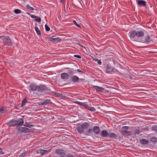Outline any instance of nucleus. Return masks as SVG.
I'll return each instance as SVG.
<instances>
[{
	"mask_svg": "<svg viewBox=\"0 0 157 157\" xmlns=\"http://www.w3.org/2000/svg\"><path fill=\"white\" fill-rule=\"evenodd\" d=\"M55 153L58 155H62L65 154L64 151L60 149H58L56 150Z\"/></svg>",
	"mask_w": 157,
	"mask_h": 157,
	"instance_id": "11",
	"label": "nucleus"
},
{
	"mask_svg": "<svg viewBox=\"0 0 157 157\" xmlns=\"http://www.w3.org/2000/svg\"><path fill=\"white\" fill-rule=\"evenodd\" d=\"M74 57H76V58H79V59L81 58V56H79V55H74Z\"/></svg>",
	"mask_w": 157,
	"mask_h": 157,
	"instance_id": "44",
	"label": "nucleus"
},
{
	"mask_svg": "<svg viewBox=\"0 0 157 157\" xmlns=\"http://www.w3.org/2000/svg\"><path fill=\"white\" fill-rule=\"evenodd\" d=\"M101 136L104 137H107L109 135V133L106 130H102L101 132Z\"/></svg>",
	"mask_w": 157,
	"mask_h": 157,
	"instance_id": "13",
	"label": "nucleus"
},
{
	"mask_svg": "<svg viewBox=\"0 0 157 157\" xmlns=\"http://www.w3.org/2000/svg\"><path fill=\"white\" fill-rule=\"evenodd\" d=\"M52 103L51 101L50 100H46L42 102H40L38 103V105H46L48 104L51 103Z\"/></svg>",
	"mask_w": 157,
	"mask_h": 157,
	"instance_id": "14",
	"label": "nucleus"
},
{
	"mask_svg": "<svg viewBox=\"0 0 157 157\" xmlns=\"http://www.w3.org/2000/svg\"><path fill=\"white\" fill-rule=\"evenodd\" d=\"M141 132L140 130L138 129H136L134 130V134H139Z\"/></svg>",
	"mask_w": 157,
	"mask_h": 157,
	"instance_id": "29",
	"label": "nucleus"
},
{
	"mask_svg": "<svg viewBox=\"0 0 157 157\" xmlns=\"http://www.w3.org/2000/svg\"><path fill=\"white\" fill-rule=\"evenodd\" d=\"M88 110L92 112H95L96 111L95 109L93 107H90L88 109Z\"/></svg>",
	"mask_w": 157,
	"mask_h": 157,
	"instance_id": "35",
	"label": "nucleus"
},
{
	"mask_svg": "<svg viewBox=\"0 0 157 157\" xmlns=\"http://www.w3.org/2000/svg\"><path fill=\"white\" fill-rule=\"evenodd\" d=\"M93 60L96 62H97L98 64L99 65H100L101 64V60H99L97 58H95V59H94Z\"/></svg>",
	"mask_w": 157,
	"mask_h": 157,
	"instance_id": "33",
	"label": "nucleus"
},
{
	"mask_svg": "<svg viewBox=\"0 0 157 157\" xmlns=\"http://www.w3.org/2000/svg\"><path fill=\"white\" fill-rule=\"evenodd\" d=\"M84 129H86L90 126V124L87 122H85L81 124Z\"/></svg>",
	"mask_w": 157,
	"mask_h": 157,
	"instance_id": "23",
	"label": "nucleus"
},
{
	"mask_svg": "<svg viewBox=\"0 0 157 157\" xmlns=\"http://www.w3.org/2000/svg\"><path fill=\"white\" fill-rule=\"evenodd\" d=\"M27 102V100L26 98L24 99L22 101V103L21 104V107L23 106L24 105H25L26 103Z\"/></svg>",
	"mask_w": 157,
	"mask_h": 157,
	"instance_id": "28",
	"label": "nucleus"
},
{
	"mask_svg": "<svg viewBox=\"0 0 157 157\" xmlns=\"http://www.w3.org/2000/svg\"><path fill=\"white\" fill-rule=\"evenodd\" d=\"M35 20L37 22H40L41 21V18L39 17H38L37 16V17L36 18Z\"/></svg>",
	"mask_w": 157,
	"mask_h": 157,
	"instance_id": "38",
	"label": "nucleus"
},
{
	"mask_svg": "<svg viewBox=\"0 0 157 157\" xmlns=\"http://www.w3.org/2000/svg\"><path fill=\"white\" fill-rule=\"evenodd\" d=\"M29 124H32V123L31 122H29Z\"/></svg>",
	"mask_w": 157,
	"mask_h": 157,
	"instance_id": "54",
	"label": "nucleus"
},
{
	"mask_svg": "<svg viewBox=\"0 0 157 157\" xmlns=\"http://www.w3.org/2000/svg\"><path fill=\"white\" fill-rule=\"evenodd\" d=\"M140 142L142 144L146 145L148 144V141L145 139H143L140 140Z\"/></svg>",
	"mask_w": 157,
	"mask_h": 157,
	"instance_id": "24",
	"label": "nucleus"
},
{
	"mask_svg": "<svg viewBox=\"0 0 157 157\" xmlns=\"http://www.w3.org/2000/svg\"><path fill=\"white\" fill-rule=\"evenodd\" d=\"M49 41H52V43H55L56 42H58L60 41L61 39L59 37H57L56 38H53L51 37H47L46 38Z\"/></svg>",
	"mask_w": 157,
	"mask_h": 157,
	"instance_id": "8",
	"label": "nucleus"
},
{
	"mask_svg": "<svg viewBox=\"0 0 157 157\" xmlns=\"http://www.w3.org/2000/svg\"><path fill=\"white\" fill-rule=\"evenodd\" d=\"M37 88V91L40 92H42L48 90V88L45 85L40 84L38 86Z\"/></svg>",
	"mask_w": 157,
	"mask_h": 157,
	"instance_id": "3",
	"label": "nucleus"
},
{
	"mask_svg": "<svg viewBox=\"0 0 157 157\" xmlns=\"http://www.w3.org/2000/svg\"><path fill=\"white\" fill-rule=\"evenodd\" d=\"M93 87L97 92H101L104 90V89L102 87L98 86H93Z\"/></svg>",
	"mask_w": 157,
	"mask_h": 157,
	"instance_id": "21",
	"label": "nucleus"
},
{
	"mask_svg": "<svg viewBox=\"0 0 157 157\" xmlns=\"http://www.w3.org/2000/svg\"><path fill=\"white\" fill-rule=\"evenodd\" d=\"M128 128H129V127L128 126H127L123 127V128H124L125 129V130H126L128 129Z\"/></svg>",
	"mask_w": 157,
	"mask_h": 157,
	"instance_id": "48",
	"label": "nucleus"
},
{
	"mask_svg": "<svg viewBox=\"0 0 157 157\" xmlns=\"http://www.w3.org/2000/svg\"><path fill=\"white\" fill-rule=\"evenodd\" d=\"M0 38L3 40V43L4 45L8 46H10L12 43L9 36H4L0 37Z\"/></svg>",
	"mask_w": 157,
	"mask_h": 157,
	"instance_id": "2",
	"label": "nucleus"
},
{
	"mask_svg": "<svg viewBox=\"0 0 157 157\" xmlns=\"http://www.w3.org/2000/svg\"><path fill=\"white\" fill-rule=\"evenodd\" d=\"M66 153H65V154L64 155H61V157H66Z\"/></svg>",
	"mask_w": 157,
	"mask_h": 157,
	"instance_id": "51",
	"label": "nucleus"
},
{
	"mask_svg": "<svg viewBox=\"0 0 157 157\" xmlns=\"http://www.w3.org/2000/svg\"><path fill=\"white\" fill-rule=\"evenodd\" d=\"M26 7L27 9L29 10H34V9L33 7L30 6L29 5L26 6Z\"/></svg>",
	"mask_w": 157,
	"mask_h": 157,
	"instance_id": "36",
	"label": "nucleus"
},
{
	"mask_svg": "<svg viewBox=\"0 0 157 157\" xmlns=\"http://www.w3.org/2000/svg\"><path fill=\"white\" fill-rule=\"evenodd\" d=\"M18 130L19 131V132H29V129L26 127H21L19 128Z\"/></svg>",
	"mask_w": 157,
	"mask_h": 157,
	"instance_id": "12",
	"label": "nucleus"
},
{
	"mask_svg": "<svg viewBox=\"0 0 157 157\" xmlns=\"http://www.w3.org/2000/svg\"><path fill=\"white\" fill-rule=\"evenodd\" d=\"M93 131L96 134H99L100 132L99 127L98 126H94L93 128Z\"/></svg>",
	"mask_w": 157,
	"mask_h": 157,
	"instance_id": "18",
	"label": "nucleus"
},
{
	"mask_svg": "<svg viewBox=\"0 0 157 157\" xmlns=\"http://www.w3.org/2000/svg\"><path fill=\"white\" fill-rule=\"evenodd\" d=\"M77 71L78 72H82V71L81 70H80V69H78L77 70Z\"/></svg>",
	"mask_w": 157,
	"mask_h": 157,
	"instance_id": "50",
	"label": "nucleus"
},
{
	"mask_svg": "<svg viewBox=\"0 0 157 157\" xmlns=\"http://www.w3.org/2000/svg\"><path fill=\"white\" fill-rule=\"evenodd\" d=\"M144 30H140L137 31L134 30H131L129 33L130 37L132 39L141 38L144 36Z\"/></svg>",
	"mask_w": 157,
	"mask_h": 157,
	"instance_id": "1",
	"label": "nucleus"
},
{
	"mask_svg": "<svg viewBox=\"0 0 157 157\" xmlns=\"http://www.w3.org/2000/svg\"><path fill=\"white\" fill-rule=\"evenodd\" d=\"M76 129L78 132L80 134L82 133L84 131V129L81 125L77 126Z\"/></svg>",
	"mask_w": 157,
	"mask_h": 157,
	"instance_id": "17",
	"label": "nucleus"
},
{
	"mask_svg": "<svg viewBox=\"0 0 157 157\" xmlns=\"http://www.w3.org/2000/svg\"><path fill=\"white\" fill-rule=\"evenodd\" d=\"M75 103H76L84 107L85 105L86 104L85 102H82L79 101H76L75 102Z\"/></svg>",
	"mask_w": 157,
	"mask_h": 157,
	"instance_id": "27",
	"label": "nucleus"
},
{
	"mask_svg": "<svg viewBox=\"0 0 157 157\" xmlns=\"http://www.w3.org/2000/svg\"><path fill=\"white\" fill-rule=\"evenodd\" d=\"M67 70L66 71L68 76H72V75L75 73V70L73 68H70L66 67L65 69Z\"/></svg>",
	"mask_w": 157,
	"mask_h": 157,
	"instance_id": "6",
	"label": "nucleus"
},
{
	"mask_svg": "<svg viewBox=\"0 0 157 157\" xmlns=\"http://www.w3.org/2000/svg\"><path fill=\"white\" fill-rule=\"evenodd\" d=\"M93 129L92 130L91 128L89 129L88 130V132L89 133H91L93 132Z\"/></svg>",
	"mask_w": 157,
	"mask_h": 157,
	"instance_id": "45",
	"label": "nucleus"
},
{
	"mask_svg": "<svg viewBox=\"0 0 157 157\" xmlns=\"http://www.w3.org/2000/svg\"><path fill=\"white\" fill-rule=\"evenodd\" d=\"M128 78L130 79H132V77L131 76H129L128 77Z\"/></svg>",
	"mask_w": 157,
	"mask_h": 157,
	"instance_id": "52",
	"label": "nucleus"
},
{
	"mask_svg": "<svg viewBox=\"0 0 157 157\" xmlns=\"http://www.w3.org/2000/svg\"><path fill=\"white\" fill-rule=\"evenodd\" d=\"M25 126L30 128H31V127H33L34 126V125H33L32 124H28L27 125H25Z\"/></svg>",
	"mask_w": 157,
	"mask_h": 157,
	"instance_id": "42",
	"label": "nucleus"
},
{
	"mask_svg": "<svg viewBox=\"0 0 157 157\" xmlns=\"http://www.w3.org/2000/svg\"><path fill=\"white\" fill-rule=\"evenodd\" d=\"M37 86H36V85L34 84H31L30 86V92L31 91H35L36 90L37 91Z\"/></svg>",
	"mask_w": 157,
	"mask_h": 157,
	"instance_id": "15",
	"label": "nucleus"
},
{
	"mask_svg": "<svg viewBox=\"0 0 157 157\" xmlns=\"http://www.w3.org/2000/svg\"><path fill=\"white\" fill-rule=\"evenodd\" d=\"M29 15L30 16L33 18H36L37 17V16H35L34 15H32L30 13H28Z\"/></svg>",
	"mask_w": 157,
	"mask_h": 157,
	"instance_id": "40",
	"label": "nucleus"
},
{
	"mask_svg": "<svg viewBox=\"0 0 157 157\" xmlns=\"http://www.w3.org/2000/svg\"><path fill=\"white\" fill-rule=\"evenodd\" d=\"M14 12L16 14H19L21 13V11L19 9H16L14 10Z\"/></svg>",
	"mask_w": 157,
	"mask_h": 157,
	"instance_id": "34",
	"label": "nucleus"
},
{
	"mask_svg": "<svg viewBox=\"0 0 157 157\" xmlns=\"http://www.w3.org/2000/svg\"><path fill=\"white\" fill-rule=\"evenodd\" d=\"M45 28L46 31H48L50 30V28L46 25H45Z\"/></svg>",
	"mask_w": 157,
	"mask_h": 157,
	"instance_id": "39",
	"label": "nucleus"
},
{
	"mask_svg": "<svg viewBox=\"0 0 157 157\" xmlns=\"http://www.w3.org/2000/svg\"><path fill=\"white\" fill-rule=\"evenodd\" d=\"M0 154L1 155H3L4 154V153L2 151V149L0 147Z\"/></svg>",
	"mask_w": 157,
	"mask_h": 157,
	"instance_id": "47",
	"label": "nucleus"
},
{
	"mask_svg": "<svg viewBox=\"0 0 157 157\" xmlns=\"http://www.w3.org/2000/svg\"><path fill=\"white\" fill-rule=\"evenodd\" d=\"M121 133L126 136H129L131 135V132L130 131H128L125 129L121 131Z\"/></svg>",
	"mask_w": 157,
	"mask_h": 157,
	"instance_id": "22",
	"label": "nucleus"
},
{
	"mask_svg": "<svg viewBox=\"0 0 157 157\" xmlns=\"http://www.w3.org/2000/svg\"><path fill=\"white\" fill-rule=\"evenodd\" d=\"M17 124L16 120H13L9 121L8 123V125L11 126H17Z\"/></svg>",
	"mask_w": 157,
	"mask_h": 157,
	"instance_id": "19",
	"label": "nucleus"
},
{
	"mask_svg": "<svg viewBox=\"0 0 157 157\" xmlns=\"http://www.w3.org/2000/svg\"><path fill=\"white\" fill-rule=\"evenodd\" d=\"M16 123H17L16 124L18 126H21L24 123V121L23 119L22 118H20L19 119L16 120Z\"/></svg>",
	"mask_w": 157,
	"mask_h": 157,
	"instance_id": "16",
	"label": "nucleus"
},
{
	"mask_svg": "<svg viewBox=\"0 0 157 157\" xmlns=\"http://www.w3.org/2000/svg\"><path fill=\"white\" fill-rule=\"evenodd\" d=\"M52 93L53 94H55L56 95H57V94H58L56 93V92H55L54 91H53V92H52Z\"/></svg>",
	"mask_w": 157,
	"mask_h": 157,
	"instance_id": "49",
	"label": "nucleus"
},
{
	"mask_svg": "<svg viewBox=\"0 0 157 157\" xmlns=\"http://www.w3.org/2000/svg\"><path fill=\"white\" fill-rule=\"evenodd\" d=\"M151 140L152 142L156 143L157 141V138L155 137H153L151 138Z\"/></svg>",
	"mask_w": 157,
	"mask_h": 157,
	"instance_id": "32",
	"label": "nucleus"
},
{
	"mask_svg": "<svg viewBox=\"0 0 157 157\" xmlns=\"http://www.w3.org/2000/svg\"><path fill=\"white\" fill-rule=\"evenodd\" d=\"M27 152H25L22 153L21 155L19 156V157H25Z\"/></svg>",
	"mask_w": 157,
	"mask_h": 157,
	"instance_id": "37",
	"label": "nucleus"
},
{
	"mask_svg": "<svg viewBox=\"0 0 157 157\" xmlns=\"http://www.w3.org/2000/svg\"><path fill=\"white\" fill-rule=\"evenodd\" d=\"M61 79L63 80H67L69 78V76L67 73L63 72L60 75Z\"/></svg>",
	"mask_w": 157,
	"mask_h": 157,
	"instance_id": "9",
	"label": "nucleus"
},
{
	"mask_svg": "<svg viewBox=\"0 0 157 157\" xmlns=\"http://www.w3.org/2000/svg\"><path fill=\"white\" fill-rule=\"evenodd\" d=\"M67 157H75V156L72 155H70L69 154H68L67 155Z\"/></svg>",
	"mask_w": 157,
	"mask_h": 157,
	"instance_id": "43",
	"label": "nucleus"
},
{
	"mask_svg": "<svg viewBox=\"0 0 157 157\" xmlns=\"http://www.w3.org/2000/svg\"><path fill=\"white\" fill-rule=\"evenodd\" d=\"M35 30L37 35L40 36L41 33L40 30L36 26H35Z\"/></svg>",
	"mask_w": 157,
	"mask_h": 157,
	"instance_id": "26",
	"label": "nucleus"
},
{
	"mask_svg": "<svg viewBox=\"0 0 157 157\" xmlns=\"http://www.w3.org/2000/svg\"><path fill=\"white\" fill-rule=\"evenodd\" d=\"M6 112V109L5 108H0V113H5Z\"/></svg>",
	"mask_w": 157,
	"mask_h": 157,
	"instance_id": "31",
	"label": "nucleus"
},
{
	"mask_svg": "<svg viewBox=\"0 0 157 157\" xmlns=\"http://www.w3.org/2000/svg\"><path fill=\"white\" fill-rule=\"evenodd\" d=\"M48 150L40 149V152L41 154L42 155H44L46 154L47 152H48Z\"/></svg>",
	"mask_w": 157,
	"mask_h": 157,
	"instance_id": "25",
	"label": "nucleus"
},
{
	"mask_svg": "<svg viewBox=\"0 0 157 157\" xmlns=\"http://www.w3.org/2000/svg\"><path fill=\"white\" fill-rule=\"evenodd\" d=\"M73 23L74 24H75L76 26H77V27H80V25L78 24L76 22V21H75V20H74L73 21Z\"/></svg>",
	"mask_w": 157,
	"mask_h": 157,
	"instance_id": "41",
	"label": "nucleus"
},
{
	"mask_svg": "<svg viewBox=\"0 0 157 157\" xmlns=\"http://www.w3.org/2000/svg\"><path fill=\"white\" fill-rule=\"evenodd\" d=\"M152 41L153 40L151 39L150 37L149 36H145L144 40H141L140 42L148 44Z\"/></svg>",
	"mask_w": 157,
	"mask_h": 157,
	"instance_id": "5",
	"label": "nucleus"
},
{
	"mask_svg": "<svg viewBox=\"0 0 157 157\" xmlns=\"http://www.w3.org/2000/svg\"><path fill=\"white\" fill-rule=\"evenodd\" d=\"M109 138L112 139H116L117 137V136L113 133H109Z\"/></svg>",
	"mask_w": 157,
	"mask_h": 157,
	"instance_id": "20",
	"label": "nucleus"
},
{
	"mask_svg": "<svg viewBox=\"0 0 157 157\" xmlns=\"http://www.w3.org/2000/svg\"><path fill=\"white\" fill-rule=\"evenodd\" d=\"M138 6L145 7L147 2L143 0H136Z\"/></svg>",
	"mask_w": 157,
	"mask_h": 157,
	"instance_id": "7",
	"label": "nucleus"
},
{
	"mask_svg": "<svg viewBox=\"0 0 157 157\" xmlns=\"http://www.w3.org/2000/svg\"><path fill=\"white\" fill-rule=\"evenodd\" d=\"M84 107L86 109L88 110V109L89 108L90 106H88L87 104H86V105H85Z\"/></svg>",
	"mask_w": 157,
	"mask_h": 157,
	"instance_id": "46",
	"label": "nucleus"
},
{
	"mask_svg": "<svg viewBox=\"0 0 157 157\" xmlns=\"http://www.w3.org/2000/svg\"><path fill=\"white\" fill-rule=\"evenodd\" d=\"M60 2L62 3H63V2H64V0H59Z\"/></svg>",
	"mask_w": 157,
	"mask_h": 157,
	"instance_id": "53",
	"label": "nucleus"
},
{
	"mask_svg": "<svg viewBox=\"0 0 157 157\" xmlns=\"http://www.w3.org/2000/svg\"><path fill=\"white\" fill-rule=\"evenodd\" d=\"M151 130L153 131H155L156 132H157V125H154L151 128Z\"/></svg>",
	"mask_w": 157,
	"mask_h": 157,
	"instance_id": "30",
	"label": "nucleus"
},
{
	"mask_svg": "<svg viewBox=\"0 0 157 157\" xmlns=\"http://www.w3.org/2000/svg\"><path fill=\"white\" fill-rule=\"evenodd\" d=\"M104 66L106 67V70L107 73H110L113 72L114 70V68L109 65L105 64Z\"/></svg>",
	"mask_w": 157,
	"mask_h": 157,
	"instance_id": "4",
	"label": "nucleus"
},
{
	"mask_svg": "<svg viewBox=\"0 0 157 157\" xmlns=\"http://www.w3.org/2000/svg\"><path fill=\"white\" fill-rule=\"evenodd\" d=\"M71 80L72 82L76 83L78 82L79 78L76 75H73L71 77Z\"/></svg>",
	"mask_w": 157,
	"mask_h": 157,
	"instance_id": "10",
	"label": "nucleus"
}]
</instances>
